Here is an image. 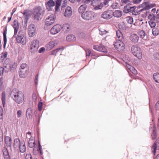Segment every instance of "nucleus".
Masks as SVG:
<instances>
[{
	"instance_id": "obj_32",
	"label": "nucleus",
	"mask_w": 159,
	"mask_h": 159,
	"mask_svg": "<svg viewBox=\"0 0 159 159\" xmlns=\"http://www.w3.org/2000/svg\"><path fill=\"white\" fill-rule=\"evenodd\" d=\"M127 67L128 69L131 71L134 74H137V71L134 68L133 66H131L129 64L127 65L126 66Z\"/></svg>"
},
{
	"instance_id": "obj_63",
	"label": "nucleus",
	"mask_w": 159,
	"mask_h": 159,
	"mask_svg": "<svg viewBox=\"0 0 159 159\" xmlns=\"http://www.w3.org/2000/svg\"><path fill=\"white\" fill-rule=\"evenodd\" d=\"M45 48H41L39 50V53H41L43 51L45 50Z\"/></svg>"
},
{
	"instance_id": "obj_13",
	"label": "nucleus",
	"mask_w": 159,
	"mask_h": 159,
	"mask_svg": "<svg viewBox=\"0 0 159 159\" xmlns=\"http://www.w3.org/2000/svg\"><path fill=\"white\" fill-rule=\"evenodd\" d=\"M91 4L93 7H95L94 8V10H97L101 9L102 7V6L100 4L99 1L97 0H93L92 1Z\"/></svg>"
},
{
	"instance_id": "obj_36",
	"label": "nucleus",
	"mask_w": 159,
	"mask_h": 159,
	"mask_svg": "<svg viewBox=\"0 0 159 159\" xmlns=\"http://www.w3.org/2000/svg\"><path fill=\"white\" fill-rule=\"evenodd\" d=\"M20 70H29V67L27 65L26 63H23L21 64L20 66Z\"/></svg>"
},
{
	"instance_id": "obj_35",
	"label": "nucleus",
	"mask_w": 159,
	"mask_h": 159,
	"mask_svg": "<svg viewBox=\"0 0 159 159\" xmlns=\"http://www.w3.org/2000/svg\"><path fill=\"white\" fill-rule=\"evenodd\" d=\"M7 52H5L0 54V61H3V60L7 57Z\"/></svg>"
},
{
	"instance_id": "obj_38",
	"label": "nucleus",
	"mask_w": 159,
	"mask_h": 159,
	"mask_svg": "<svg viewBox=\"0 0 159 159\" xmlns=\"http://www.w3.org/2000/svg\"><path fill=\"white\" fill-rule=\"evenodd\" d=\"M1 99L3 106L4 107L5 104L6 94L5 92H3L2 93Z\"/></svg>"
},
{
	"instance_id": "obj_53",
	"label": "nucleus",
	"mask_w": 159,
	"mask_h": 159,
	"mask_svg": "<svg viewBox=\"0 0 159 159\" xmlns=\"http://www.w3.org/2000/svg\"><path fill=\"white\" fill-rule=\"evenodd\" d=\"M7 59L5 60L4 62V66L5 68H6L7 67L8 68H10V64L9 63L7 64Z\"/></svg>"
},
{
	"instance_id": "obj_24",
	"label": "nucleus",
	"mask_w": 159,
	"mask_h": 159,
	"mask_svg": "<svg viewBox=\"0 0 159 159\" xmlns=\"http://www.w3.org/2000/svg\"><path fill=\"white\" fill-rule=\"evenodd\" d=\"M136 8L135 6L130 7L129 6H127L124 7V11L127 13L129 12H132L134 11Z\"/></svg>"
},
{
	"instance_id": "obj_17",
	"label": "nucleus",
	"mask_w": 159,
	"mask_h": 159,
	"mask_svg": "<svg viewBox=\"0 0 159 159\" xmlns=\"http://www.w3.org/2000/svg\"><path fill=\"white\" fill-rule=\"evenodd\" d=\"M38 143L39 147L37 149L35 148H34L33 149V153L34 155H37L39 152H40L41 155H42L43 153L42 149V147L39 141H38Z\"/></svg>"
},
{
	"instance_id": "obj_56",
	"label": "nucleus",
	"mask_w": 159,
	"mask_h": 159,
	"mask_svg": "<svg viewBox=\"0 0 159 159\" xmlns=\"http://www.w3.org/2000/svg\"><path fill=\"white\" fill-rule=\"evenodd\" d=\"M119 28L121 29H125V26L124 24H119L118 25Z\"/></svg>"
},
{
	"instance_id": "obj_1",
	"label": "nucleus",
	"mask_w": 159,
	"mask_h": 159,
	"mask_svg": "<svg viewBox=\"0 0 159 159\" xmlns=\"http://www.w3.org/2000/svg\"><path fill=\"white\" fill-rule=\"evenodd\" d=\"M11 96L12 98L18 104L22 103L24 99V95L23 93L16 89L11 91Z\"/></svg>"
},
{
	"instance_id": "obj_34",
	"label": "nucleus",
	"mask_w": 159,
	"mask_h": 159,
	"mask_svg": "<svg viewBox=\"0 0 159 159\" xmlns=\"http://www.w3.org/2000/svg\"><path fill=\"white\" fill-rule=\"evenodd\" d=\"M35 140L33 138H31L29 141V146L30 148H33L35 146Z\"/></svg>"
},
{
	"instance_id": "obj_42",
	"label": "nucleus",
	"mask_w": 159,
	"mask_h": 159,
	"mask_svg": "<svg viewBox=\"0 0 159 159\" xmlns=\"http://www.w3.org/2000/svg\"><path fill=\"white\" fill-rule=\"evenodd\" d=\"M126 20L128 23L132 24L133 23V19L131 16H128L126 18Z\"/></svg>"
},
{
	"instance_id": "obj_3",
	"label": "nucleus",
	"mask_w": 159,
	"mask_h": 159,
	"mask_svg": "<svg viewBox=\"0 0 159 159\" xmlns=\"http://www.w3.org/2000/svg\"><path fill=\"white\" fill-rule=\"evenodd\" d=\"M16 41L18 43H21L23 45L26 44V39L23 31H19L16 37Z\"/></svg>"
},
{
	"instance_id": "obj_57",
	"label": "nucleus",
	"mask_w": 159,
	"mask_h": 159,
	"mask_svg": "<svg viewBox=\"0 0 159 159\" xmlns=\"http://www.w3.org/2000/svg\"><path fill=\"white\" fill-rule=\"evenodd\" d=\"M25 159H32L31 155L30 154H27L26 155Z\"/></svg>"
},
{
	"instance_id": "obj_28",
	"label": "nucleus",
	"mask_w": 159,
	"mask_h": 159,
	"mask_svg": "<svg viewBox=\"0 0 159 159\" xmlns=\"http://www.w3.org/2000/svg\"><path fill=\"white\" fill-rule=\"evenodd\" d=\"M62 29L65 32H68L70 30V27L68 24H65L62 26Z\"/></svg>"
},
{
	"instance_id": "obj_15",
	"label": "nucleus",
	"mask_w": 159,
	"mask_h": 159,
	"mask_svg": "<svg viewBox=\"0 0 159 159\" xmlns=\"http://www.w3.org/2000/svg\"><path fill=\"white\" fill-rule=\"evenodd\" d=\"M55 3L53 0H49L45 4L46 9L49 11L52 10V7L55 6Z\"/></svg>"
},
{
	"instance_id": "obj_54",
	"label": "nucleus",
	"mask_w": 159,
	"mask_h": 159,
	"mask_svg": "<svg viewBox=\"0 0 159 159\" xmlns=\"http://www.w3.org/2000/svg\"><path fill=\"white\" fill-rule=\"evenodd\" d=\"M86 52V55L87 56H89L91 53V51L89 49H87L85 50Z\"/></svg>"
},
{
	"instance_id": "obj_20",
	"label": "nucleus",
	"mask_w": 159,
	"mask_h": 159,
	"mask_svg": "<svg viewBox=\"0 0 159 159\" xmlns=\"http://www.w3.org/2000/svg\"><path fill=\"white\" fill-rule=\"evenodd\" d=\"M29 72V70H20L19 74L20 77L25 78L28 75Z\"/></svg>"
},
{
	"instance_id": "obj_61",
	"label": "nucleus",
	"mask_w": 159,
	"mask_h": 159,
	"mask_svg": "<svg viewBox=\"0 0 159 159\" xmlns=\"http://www.w3.org/2000/svg\"><path fill=\"white\" fill-rule=\"evenodd\" d=\"M3 78L2 77H1L0 79V86H1L3 84Z\"/></svg>"
},
{
	"instance_id": "obj_18",
	"label": "nucleus",
	"mask_w": 159,
	"mask_h": 159,
	"mask_svg": "<svg viewBox=\"0 0 159 159\" xmlns=\"http://www.w3.org/2000/svg\"><path fill=\"white\" fill-rule=\"evenodd\" d=\"M21 143V141H20V139L17 138L15 139L13 143V147L15 150H18L19 149V147Z\"/></svg>"
},
{
	"instance_id": "obj_44",
	"label": "nucleus",
	"mask_w": 159,
	"mask_h": 159,
	"mask_svg": "<svg viewBox=\"0 0 159 159\" xmlns=\"http://www.w3.org/2000/svg\"><path fill=\"white\" fill-rule=\"evenodd\" d=\"M32 114L31 109L30 108L28 109L26 112V115L27 117H29V118H30V116H32Z\"/></svg>"
},
{
	"instance_id": "obj_46",
	"label": "nucleus",
	"mask_w": 159,
	"mask_h": 159,
	"mask_svg": "<svg viewBox=\"0 0 159 159\" xmlns=\"http://www.w3.org/2000/svg\"><path fill=\"white\" fill-rule=\"evenodd\" d=\"M59 50H60V48H57L54 50H53L51 52V55L56 56Z\"/></svg>"
},
{
	"instance_id": "obj_30",
	"label": "nucleus",
	"mask_w": 159,
	"mask_h": 159,
	"mask_svg": "<svg viewBox=\"0 0 159 159\" xmlns=\"http://www.w3.org/2000/svg\"><path fill=\"white\" fill-rule=\"evenodd\" d=\"M66 40L68 41H74L76 40L75 36L73 35H68L66 37Z\"/></svg>"
},
{
	"instance_id": "obj_48",
	"label": "nucleus",
	"mask_w": 159,
	"mask_h": 159,
	"mask_svg": "<svg viewBox=\"0 0 159 159\" xmlns=\"http://www.w3.org/2000/svg\"><path fill=\"white\" fill-rule=\"evenodd\" d=\"M6 34H7V31L5 30L4 31L3 33L4 45H5L6 44V42H7Z\"/></svg>"
},
{
	"instance_id": "obj_26",
	"label": "nucleus",
	"mask_w": 159,
	"mask_h": 159,
	"mask_svg": "<svg viewBox=\"0 0 159 159\" xmlns=\"http://www.w3.org/2000/svg\"><path fill=\"white\" fill-rule=\"evenodd\" d=\"M87 8V6L85 4L81 5L79 8L78 11L79 12L82 14H84V11L86 10Z\"/></svg>"
},
{
	"instance_id": "obj_14",
	"label": "nucleus",
	"mask_w": 159,
	"mask_h": 159,
	"mask_svg": "<svg viewBox=\"0 0 159 159\" xmlns=\"http://www.w3.org/2000/svg\"><path fill=\"white\" fill-rule=\"evenodd\" d=\"M72 14V10L71 7H67L64 13V16L66 17H69L71 16Z\"/></svg>"
},
{
	"instance_id": "obj_43",
	"label": "nucleus",
	"mask_w": 159,
	"mask_h": 159,
	"mask_svg": "<svg viewBox=\"0 0 159 159\" xmlns=\"http://www.w3.org/2000/svg\"><path fill=\"white\" fill-rule=\"evenodd\" d=\"M152 33L155 36L159 34V30L157 28L153 29L152 30Z\"/></svg>"
},
{
	"instance_id": "obj_59",
	"label": "nucleus",
	"mask_w": 159,
	"mask_h": 159,
	"mask_svg": "<svg viewBox=\"0 0 159 159\" xmlns=\"http://www.w3.org/2000/svg\"><path fill=\"white\" fill-rule=\"evenodd\" d=\"M4 69L2 67H0V76L2 75L3 73Z\"/></svg>"
},
{
	"instance_id": "obj_4",
	"label": "nucleus",
	"mask_w": 159,
	"mask_h": 159,
	"mask_svg": "<svg viewBox=\"0 0 159 159\" xmlns=\"http://www.w3.org/2000/svg\"><path fill=\"white\" fill-rule=\"evenodd\" d=\"M133 54L137 58L141 59L142 58V52L140 47L137 46L133 45L131 48Z\"/></svg>"
},
{
	"instance_id": "obj_7",
	"label": "nucleus",
	"mask_w": 159,
	"mask_h": 159,
	"mask_svg": "<svg viewBox=\"0 0 159 159\" xmlns=\"http://www.w3.org/2000/svg\"><path fill=\"white\" fill-rule=\"evenodd\" d=\"M56 18L55 15L53 14L50 15L45 20V25L47 26H49L53 24Z\"/></svg>"
},
{
	"instance_id": "obj_47",
	"label": "nucleus",
	"mask_w": 159,
	"mask_h": 159,
	"mask_svg": "<svg viewBox=\"0 0 159 159\" xmlns=\"http://www.w3.org/2000/svg\"><path fill=\"white\" fill-rule=\"evenodd\" d=\"M107 32V31L103 29H101L99 30V34L101 35L106 34Z\"/></svg>"
},
{
	"instance_id": "obj_40",
	"label": "nucleus",
	"mask_w": 159,
	"mask_h": 159,
	"mask_svg": "<svg viewBox=\"0 0 159 159\" xmlns=\"http://www.w3.org/2000/svg\"><path fill=\"white\" fill-rule=\"evenodd\" d=\"M5 143L7 146H10V137H6L5 139Z\"/></svg>"
},
{
	"instance_id": "obj_55",
	"label": "nucleus",
	"mask_w": 159,
	"mask_h": 159,
	"mask_svg": "<svg viewBox=\"0 0 159 159\" xmlns=\"http://www.w3.org/2000/svg\"><path fill=\"white\" fill-rule=\"evenodd\" d=\"M32 98L34 102H36L37 100V97L36 93H34L32 95Z\"/></svg>"
},
{
	"instance_id": "obj_64",
	"label": "nucleus",
	"mask_w": 159,
	"mask_h": 159,
	"mask_svg": "<svg viewBox=\"0 0 159 159\" xmlns=\"http://www.w3.org/2000/svg\"><path fill=\"white\" fill-rule=\"evenodd\" d=\"M85 34L84 33H80L79 35L80 37L84 38L85 37Z\"/></svg>"
},
{
	"instance_id": "obj_8",
	"label": "nucleus",
	"mask_w": 159,
	"mask_h": 159,
	"mask_svg": "<svg viewBox=\"0 0 159 159\" xmlns=\"http://www.w3.org/2000/svg\"><path fill=\"white\" fill-rule=\"evenodd\" d=\"M28 32L30 37H33L35 35L36 33V28L34 24H32L29 26Z\"/></svg>"
},
{
	"instance_id": "obj_12",
	"label": "nucleus",
	"mask_w": 159,
	"mask_h": 159,
	"mask_svg": "<svg viewBox=\"0 0 159 159\" xmlns=\"http://www.w3.org/2000/svg\"><path fill=\"white\" fill-rule=\"evenodd\" d=\"M93 48L97 51L104 52H107V49L102 44H100L99 45H94L93 46Z\"/></svg>"
},
{
	"instance_id": "obj_60",
	"label": "nucleus",
	"mask_w": 159,
	"mask_h": 159,
	"mask_svg": "<svg viewBox=\"0 0 159 159\" xmlns=\"http://www.w3.org/2000/svg\"><path fill=\"white\" fill-rule=\"evenodd\" d=\"M155 108L157 110H159V101L156 104Z\"/></svg>"
},
{
	"instance_id": "obj_10",
	"label": "nucleus",
	"mask_w": 159,
	"mask_h": 159,
	"mask_svg": "<svg viewBox=\"0 0 159 159\" xmlns=\"http://www.w3.org/2000/svg\"><path fill=\"white\" fill-rule=\"evenodd\" d=\"M93 12L91 11H87L82 14V18L85 20H91L93 17Z\"/></svg>"
},
{
	"instance_id": "obj_49",
	"label": "nucleus",
	"mask_w": 159,
	"mask_h": 159,
	"mask_svg": "<svg viewBox=\"0 0 159 159\" xmlns=\"http://www.w3.org/2000/svg\"><path fill=\"white\" fill-rule=\"evenodd\" d=\"M149 24L152 28H153L155 27L156 25L155 23L152 21H148Z\"/></svg>"
},
{
	"instance_id": "obj_21",
	"label": "nucleus",
	"mask_w": 159,
	"mask_h": 159,
	"mask_svg": "<svg viewBox=\"0 0 159 159\" xmlns=\"http://www.w3.org/2000/svg\"><path fill=\"white\" fill-rule=\"evenodd\" d=\"M55 45V43L54 42L51 41L46 45L45 48L47 50H50L53 48Z\"/></svg>"
},
{
	"instance_id": "obj_33",
	"label": "nucleus",
	"mask_w": 159,
	"mask_h": 159,
	"mask_svg": "<svg viewBox=\"0 0 159 159\" xmlns=\"http://www.w3.org/2000/svg\"><path fill=\"white\" fill-rule=\"evenodd\" d=\"M61 3V0H57L56 1V4L55 7V13L59 11V8Z\"/></svg>"
},
{
	"instance_id": "obj_5",
	"label": "nucleus",
	"mask_w": 159,
	"mask_h": 159,
	"mask_svg": "<svg viewBox=\"0 0 159 159\" xmlns=\"http://www.w3.org/2000/svg\"><path fill=\"white\" fill-rule=\"evenodd\" d=\"M39 47V41L34 39L32 41L30 45V50L31 52L34 53L37 51Z\"/></svg>"
},
{
	"instance_id": "obj_58",
	"label": "nucleus",
	"mask_w": 159,
	"mask_h": 159,
	"mask_svg": "<svg viewBox=\"0 0 159 159\" xmlns=\"http://www.w3.org/2000/svg\"><path fill=\"white\" fill-rule=\"evenodd\" d=\"M17 117H20L22 115V111L21 110H19L17 112Z\"/></svg>"
},
{
	"instance_id": "obj_25",
	"label": "nucleus",
	"mask_w": 159,
	"mask_h": 159,
	"mask_svg": "<svg viewBox=\"0 0 159 159\" xmlns=\"http://www.w3.org/2000/svg\"><path fill=\"white\" fill-rule=\"evenodd\" d=\"M21 152H24L25 151L26 148L25 143L24 141H21V143L19 147V149Z\"/></svg>"
},
{
	"instance_id": "obj_16",
	"label": "nucleus",
	"mask_w": 159,
	"mask_h": 159,
	"mask_svg": "<svg viewBox=\"0 0 159 159\" xmlns=\"http://www.w3.org/2000/svg\"><path fill=\"white\" fill-rule=\"evenodd\" d=\"M141 6H143V7L144 6H145L143 9L140 10L139 11L140 12L142 11L143 10H148L150 9V8L155 7V4L154 3H153L151 4L147 5V3L146 2H145L143 4L141 5Z\"/></svg>"
},
{
	"instance_id": "obj_31",
	"label": "nucleus",
	"mask_w": 159,
	"mask_h": 159,
	"mask_svg": "<svg viewBox=\"0 0 159 159\" xmlns=\"http://www.w3.org/2000/svg\"><path fill=\"white\" fill-rule=\"evenodd\" d=\"M116 34L119 40H122L123 39V36L120 30H117L116 31Z\"/></svg>"
},
{
	"instance_id": "obj_2",
	"label": "nucleus",
	"mask_w": 159,
	"mask_h": 159,
	"mask_svg": "<svg viewBox=\"0 0 159 159\" xmlns=\"http://www.w3.org/2000/svg\"><path fill=\"white\" fill-rule=\"evenodd\" d=\"M44 13V11L40 7H36L34 9L33 15L34 20H39L42 19Z\"/></svg>"
},
{
	"instance_id": "obj_23",
	"label": "nucleus",
	"mask_w": 159,
	"mask_h": 159,
	"mask_svg": "<svg viewBox=\"0 0 159 159\" xmlns=\"http://www.w3.org/2000/svg\"><path fill=\"white\" fill-rule=\"evenodd\" d=\"M139 39V36L135 34H132L130 38L131 41L134 43H137Z\"/></svg>"
},
{
	"instance_id": "obj_6",
	"label": "nucleus",
	"mask_w": 159,
	"mask_h": 159,
	"mask_svg": "<svg viewBox=\"0 0 159 159\" xmlns=\"http://www.w3.org/2000/svg\"><path fill=\"white\" fill-rule=\"evenodd\" d=\"M121 40H116L114 44V47L118 51H122L125 49V45Z\"/></svg>"
},
{
	"instance_id": "obj_11",
	"label": "nucleus",
	"mask_w": 159,
	"mask_h": 159,
	"mask_svg": "<svg viewBox=\"0 0 159 159\" xmlns=\"http://www.w3.org/2000/svg\"><path fill=\"white\" fill-rule=\"evenodd\" d=\"M113 16V13L110 11H105L102 15V17L104 19H109L111 18Z\"/></svg>"
},
{
	"instance_id": "obj_51",
	"label": "nucleus",
	"mask_w": 159,
	"mask_h": 159,
	"mask_svg": "<svg viewBox=\"0 0 159 159\" xmlns=\"http://www.w3.org/2000/svg\"><path fill=\"white\" fill-rule=\"evenodd\" d=\"M43 103L42 102H40L38 104V108L39 111H41L43 108Z\"/></svg>"
},
{
	"instance_id": "obj_62",
	"label": "nucleus",
	"mask_w": 159,
	"mask_h": 159,
	"mask_svg": "<svg viewBox=\"0 0 159 159\" xmlns=\"http://www.w3.org/2000/svg\"><path fill=\"white\" fill-rule=\"evenodd\" d=\"M142 0H133V2L134 4H137L139 3Z\"/></svg>"
},
{
	"instance_id": "obj_19",
	"label": "nucleus",
	"mask_w": 159,
	"mask_h": 159,
	"mask_svg": "<svg viewBox=\"0 0 159 159\" xmlns=\"http://www.w3.org/2000/svg\"><path fill=\"white\" fill-rule=\"evenodd\" d=\"M12 26L14 29V35H15L17 33L18 29L19 27V25L18 22L16 20H15L13 22Z\"/></svg>"
},
{
	"instance_id": "obj_50",
	"label": "nucleus",
	"mask_w": 159,
	"mask_h": 159,
	"mask_svg": "<svg viewBox=\"0 0 159 159\" xmlns=\"http://www.w3.org/2000/svg\"><path fill=\"white\" fill-rule=\"evenodd\" d=\"M3 108L2 107L0 106V119H2L3 118Z\"/></svg>"
},
{
	"instance_id": "obj_41",
	"label": "nucleus",
	"mask_w": 159,
	"mask_h": 159,
	"mask_svg": "<svg viewBox=\"0 0 159 159\" xmlns=\"http://www.w3.org/2000/svg\"><path fill=\"white\" fill-rule=\"evenodd\" d=\"M157 134L156 130L154 129H153V132L152 134L151 137L152 139L153 140H154L156 139L157 137Z\"/></svg>"
},
{
	"instance_id": "obj_29",
	"label": "nucleus",
	"mask_w": 159,
	"mask_h": 159,
	"mask_svg": "<svg viewBox=\"0 0 159 159\" xmlns=\"http://www.w3.org/2000/svg\"><path fill=\"white\" fill-rule=\"evenodd\" d=\"M122 15V11L119 10H116L113 13V15L117 17H120Z\"/></svg>"
},
{
	"instance_id": "obj_9",
	"label": "nucleus",
	"mask_w": 159,
	"mask_h": 159,
	"mask_svg": "<svg viewBox=\"0 0 159 159\" xmlns=\"http://www.w3.org/2000/svg\"><path fill=\"white\" fill-rule=\"evenodd\" d=\"M62 29L61 26L59 24L54 25L51 29L50 33L52 34H55L59 33Z\"/></svg>"
},
{
	"instance_id": "obj_39",
	"label": "nucleus",
	"mask_w": 159,
	"mask_h": 159,
	"mask_svg": "<svg viewBox=\"0 0 159 159\" xmlns=\"http://www.w3.org/2000/svg\"><path fill=\"white\" fill-rule=\"evenodd\" d=\"M153 77L156 82L159 83V73H156L153 74Z\"/></svg>"
},
{
	"instance_id": "obj_45",
	"label": "nucleus",
	"mask_w": 159,
	"mask_h": 159,
	"mask_svg": "<svg viewBox=\"0 0 159 159\" xmlns=\"http://www.w3.org/2000/svg\"><path fill=\"white\" fill-rule=\"evenodd\" d=\"M12 159H19V153L17 152L16 153L12 155Z\"/></svg>"
},
{
	"instance_id": "obj_27",
	"label": "nucleus",
	"mask_w": 159,
	"mask_h": 159,
	"mask_svg": "<svg viewBox=\"0 0 159 159\" xmlns=\"http://www.w3.org/2000/svg\"><path fill=\"white\" fill-rule=\"evenodd\" d=\"M3 152L4 158L5 159H9L10 158V156L7 149L6 148H4L3 149Z\"/></svg>"
},
{
	"instance_id": "obj_37",
	"label": "nucleus",
	"mask_w": 159,
	"mask_h": 159,
	"mask_svg": "<svg viewBox=\"0 0 159 159\" xmlns=\"http://www.w3.org/2000/svg\"><path fill=\"white\" fill-rule=\"evenodd\" d=\"M22 14L24 16L25 19H28V18L30 16V11L27 10H24Z\"/></svg>"
},
{
	"instance_id": "obj_22",
	"label": "nucleus",
	"mask_w": 159,
	"mask_h": 159,
	"mask_svg": "<svg viewBox=\"0 0 159 159\" xmlns=\"http://www.w3.org/2000/svg\"><path fill=\"white\" fill-rule=\"evenodd\" d=\"M138 34L141 38L145 40H148L147 36H146L145 33L144 31L142 30H140L138 32Z\"/></svg>"
},
{
	"instance_id": "obj_52",
	"label": "nucleus",
	"mask_w": 159,
	"mask_h": 159,
	"mask_svg": "<svg viewBox=\"0 0 159 159\" xmlns=\"http://www.w3.org/2000/svg\"><path fill=\"white\" fill-rule=\"evenodd\" d=\"M63 97L66 101H69V99H70V97H69L68 95L67 94L64 95Z\"/></svg>"
}]
</instances>
